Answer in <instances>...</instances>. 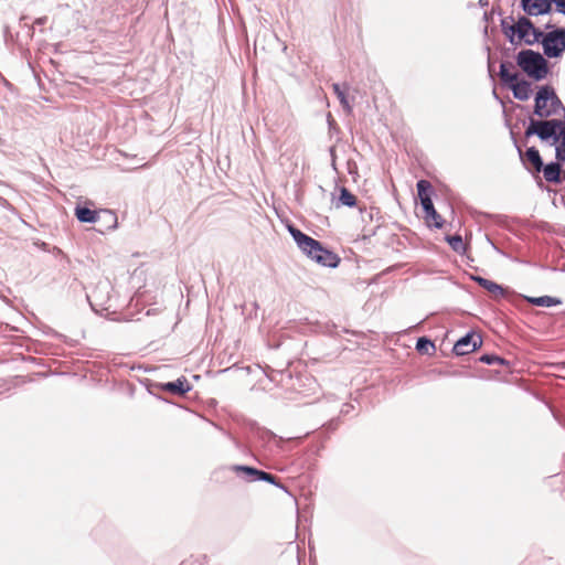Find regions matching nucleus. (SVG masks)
Returning a JSON list of instances; mask_svg holds the SVG:
<instances>
[{
	"mask_svg": "<svg viewBox=\"0 0 565 565\" xmlns=\"http://www.w3.org/2000/svg\"><path fill=\"white\" fill-rule=\"evenodd\" d=\"M500 76H501V79L509 85L516 82V78H518V74L511 72L504 64L501 65Z\"/></svg>",
	"mask_w": 565,
	"mask_h": 565,
	"instance_id": "nucleus-21",
	"label": "nucleus"
},
{
	"mask_svg": "<svg viewBox=\"0 0 565 565\" xmlns=\"http://www.w3.org/2000/svg\"><path fill=\"white\" fill-rule=\"evenodd\" d=\"M559 104L561 102L553 89L543 87L536 94L534 114L541 118H547L556 113Z\"/></svg>",
	"mask_w": 565,
	"mask_h": 565,
	"instance_id": "nucleus-4",
	"label": "nucleus"
},
{
	"mask_svg": "<svg viewBox=\"0 0 565 565\" xmlns=\"http://www.w3.org/2000/svg\"><path fill=\"white\" fill-rule=\"evenodd\" d=\"M556 159L558 161L565 162V146L564 145L559 143L556 147Z\"/></svg>",
	"mask_w": 565,
	"mask_h": 565,
	"instance_id": "nucleus-28",
	"label": "nucleus"
},
{
	"mask_svg": "<svg viewBox=\"0 0 565 565\" xmlns=\"http://www.w3.org/2000/svg\"><path fill=\"white\" fill-rule=\"evenodd\" d=\"M425 221L429 227L441 228L444 225L443 217L437 213L435 207L433 211L425 213Z\"/></svg>",
	"mask_w": 565,
	"mask_h": 565,
	"instance_id": "nucleus-16",
	"label": "nucleus"
},
{
	"mask_svg": "<svg viewBox=\"0 0 565 565\" xmlns=\"http://www.w3.org/2000/svg\"><path fill=\"white\" fill-rule=\"evenodd\" d=\"M561 126L562 121L556 119L541 121L532 120L525 130V136L529 137L531 135H537L542 140H547L550 138L555 140V136H557L556 131Z\"/></svg>",
	"mask_w": 565,
	"mask_h": 565,
	"instance_id": "nucleus-6",
	"label": "nucleus"
},
{
	"mask_svg": "<svg viewBox=\"0 0 565 565\" xmlns=\"http://www.w3.org/2000/svg\"><path fill=\"white\" fill-rule=\"evenodd\" d=\"M431 191H433V186L429 181L419 180L417 182V193H418L419 199L425 198V196H430Z\"/></svg>",
	"mask_w": 565,
	"mask_h": 565,
	"instance_id": "nucleus-20",
	"label": "nucleus"
},
{
	"mask_svg": "<svg viewBox=\"0 0 565 565\" xmlns=\"http://www.w3.org/2000/svg\"><path fill=\"white\" fill-rule=\"evenodd\" d=\"M358 203L356 196L351 193L347 188L340 189V195H339V203L337 204V207L339 206H348V207H354Z\"/></svg>",
	"mask_w": 565,
	"mask_h": 565,
	"instance_id": "nucleus-15",
	"label": "nucleus"
},
{
	"mask_svg": "<svg viewBox=\"0 0 565 565\" xmlns=\"http://www.w3.org/2000/svg\"><path fill=\"white\" fill-rule=\"evenodd\" d=\"M482 341L477 334H467L466 337L458 340L454 347V352L457 355H465L476 351Z\"/></svg>",
	"mask_w": 565,
	"mask_h": 565,
	"instance_id": "nucleus-8",
	"label": "nucleus"
},
{
	"mask_svg": "<svg viewBox=\"0 0 565 565\" xmlns=\"http://www.w3.org/2000/svg\"><path fill=\"white\" fill-rule=\"evenodd\" d=\"M542 171L547 182L561 183L565 179V173L562 172L559 163H548L543 167Z\"/></svg>",
	"mask_w": 565,
	"mask_h": 565,
	"instance_id": "nucleus-11",
	"label": "nucleus"
},
{
	"mask_svg": "<svg viewBox=\"0 0 565 565\" xmlns=\"http://www.w3.org/2000/svg\"><path fill=\"white\" fill-rule=\"evenodd\" d=\"M523 160L525 161V164H527V168L533 172L539 173L542 171L543 161L536 148H529L523 156Z\"/></svg>",
	"mask_w": 565,
	"mask_h": 565,
	"instance_id": "nucleus-10",
	"label": "nucleus"
},
{
	"mask_svg": "<svg viewBox=\"0 0 565 565\" xmlns=\"http://www.w3.org/2000/svg\"><path fill=\"white\" fill-rule=\"evenodd\" d=\"M542 45L546 56H559L565 51V30L558 29L547 33L542 39Z\"/></svg>",
	"mask_w": 565,
	"mask_h": 565,
	"instance_id": "nucleus-5",
	"label": "nucleus"
},
{
	"mask_svg": "<svg viewBox=\"0 0 565 565\" xmlns=\"http://www.w3.org/2000/svg\"><path fill=\"white\" fill-rule=\"evenodd\" d=\"M332 89H333L334 94L337 95V97L339 98V100H340L341 105L343 106V108L348 113H350L352 108H351V105L349 104V100L347 98L345 90H343L339 84H333L332 85Z\"/></svg>",
	"mask_w": 565,
	"mask_h": 565,
	"instance_id": "nucleus-18",
	"label": "nucleus"
},
{
	"mask_svg": "<svg viewBox=\"0 0 565 565\" xmlns=\"http://www.w3.org/2000/svg\"><path fill=\"white\" fill-rule=\"evenodd\" d=\"M531 302L536 306H542V307H551V306H554L557 303V301L555 299H553L552 297H548V296L533 298V299H531Z\"/></svg>",
	"mask_w": 565,
	"mask_h": 565,
	"instance_id": "nucleus-22",
	"label": "nucleus"
},
{
	"mask_svg": "<svg viewBox=\"0 0 565 565\" xmlns=\"http://www.w3.org/2000/svg\"><path fill=\"white\" fill-rule=\"evenodd\" d=\"M518 64L534 79H542L547 74V63L540 53L525 50L519 53Z\"/></svg>",
	"mask_w": 565,
	"mask_h": 565,
	"instance_id": "nucleus-3",
	"label": "nucleus"
},
{
	"mask_svg": "<svg viewBox=\"0 0 565 565\" xmlns=\"http://www.w3.org/2000/svg\"><path fill=\"white\" fill-rule=\"evenodd\" d=\"M416 350L420 353L429 354L430 351H435V345L430 340L426 338H419L416 344Z\"/></svg>",
	"mask_w": 565,
	"mask_h": 565,
	"instance_id": "nucleus-19",
	"label": "nucleus"
},
{
	"mask_svg": "<svg viewBox=\"0 0 565 565\" xmlns=\"http://www.w3.org/2000/svg\"><path fill=\"white\" fill-rule=\"evenodd\" d=\"M522 6L524 11L531 15L542 14L550 7L546 0H522Z\"/></svg>",
	"mask_w": 565,
	"mask_h": 565,
	"instance_id": "nucleus-12",
	"label": "nucleus"
},
{
	"mask_svg": "<svg viewBox=\"0 0 565 565\" xmlns=\"http://www.w3.org/2000/svg\"><path fill=\"white\" fill-rule=\"evenodd\" d=\"M564 366H565V362H564Z\"/></svg>",
	"mask_w": 565,
	"mask_h": 565,
	"instance_id": "nucleus-30",
	"label": "nucleus"
},
{
	"mask_svg": "<svg viewBox=\"0 0 565 565\" xmlns=\"http://www.w3.org/2000/svg\"><path fill=\"white\" fill-rule=\"evenodd\" d=\"M501 25L503 33L512 44L524 42L532 45L543 36V33L535 29L533 23L525 17H521L513 24H509L507 20H503Z\"/></svg>",
	"mask_w": 565,
	"mask_h": 565,
	"instance_id": "nucleus-2",
	"label": "nucleus"
},
{
	"mask_svg": "<svg viewBox=\"0 0 565 565\" xmlns=\"http://www.w3.org/2000/svg\"><path fill=\"white\" fill-rule=\"evenodd\" d=\"M75 215L77 220L83 223H94L100 218L99 212L85 206H77L75 209Z\"/></svg>",
	"mask_w": 565,
	"mask_h": 565,
	"instance_id": "nucleus-14",
	"label": "nucleus"
},
{
	"mask_svg": "<svg viewBox=\"0 0 565 565\" xmlns=\"http://www.w3.org/2000/svg\"><path fill=\"white\" fill-rule=\"evenodd\" d=\"M553 1L556 3L558 11L565 14V0H553Z\"/></svg>",
	"mask_w": 565,
	"mask_h": 565,
	"instance_id": "nucleus-29",
	"label": "nucleus"
},
{
	"mask_svg": "<svg viewBox=\"0 0 565 565\" xmlns=\"http://www.w3.org/2000/svg\"><path fill=\"white\" fill-rule=\"evenodd\" d=\"M232 470L236 473L246 475L249 478V480H263L273 484H278L277 478L274 475L258 470L253 467L235 465L232 467Z\"/></svg>",
	"mask_w": 565,
	"mask_h": 565,
	"instance_id": "nucleus-7",
	"label": "nucleus"
},
{
	"mask_svg": "<svg viewBox=\"0 0 565 565\" xmlns=\"http://www.w3.org/2000/svg\"><path fill=\"white\" fill-rule=\"evenodd\" d=\"M100 216L103 215L106 218V222L109 223L108 228H115L117 226V215L109 211L104 210L99 212Z\"/></svg>",
	"mask_w": 565,
	"mask_h": 565,
	"instance_id": "nucleus-23",
	"label": "nucleus"
},
{
	"mask_svg": "<svg viewBox=\"0 0 565 565\" xmlns=\"http://www.w3.org/2000/svg\"><path fill=\"white\" fill-rule=\"evenodd\" d=\"M447 241L454 250L460 252L461 249H463V242H462L461 236H459V235L449 236V237H447Z\"/></svg>",
	"mask_w": 565,
	"mask_h": 565,
	"instance_id": "nucleus-24",
	"label": "nucleus"
},
{
	"mask_svg": "<svg viewBox=\"0 0 565 565\" xmlns=\"http://www.w3.org/2000/svg\"><path fill=\"white\" fill-rule=\"evenodd\" d=\"M161 388L171 394L182 396L191 390V385L189 384L188 380L182 376L179 377L175 382H168L162 384Z\"/></svg>",
	"mask_w": 565,
	"mask_h": 565,
	"instance_id": "nucleus-9",
	"label": "nucleus"
},
{
	"mask_svg": "<svg viewBox=\"0 0 565 565\" xmlns=\"http://www.w3.org/2000/svg\"><path fill=\"white\" fill-rule=\"evenodd\" d=\"M559 129V134L555 136V142H559L565 146V124H562Z\"/></svg>",
	"mask_w": 565,
	"mask_h": 565,
	"instance_id": "nucleus-27",
	"label": "nucleus"
},
{
	"mask_svg": "<svg viewBox=\"0 0 565 565\" xmlns=\"http://www.w3.org/2000/svg\"><path fill=\"white\" fill-rule=\"evenodd\" d=\"M289 233L296 241L298 247L310 258L316 260L318 264L329 267H335L339 263V257L326 249L320 242L313 239L312 237L306 235L300 230L288 226Z\"/></svg>",
	"mask_w": 565,
	"mask_h": 565,
	"instance_id": "nucleus-1",
	"label": "nucleus"
},
{
	"mask_svg": "<svg viewBox=\"0 0 565 565\" xmlns=\"http://www.w3.org/2000/svg\"><path fill=\"white\" fill-rule=\"evenodd\" d=\"M480 361L487 364H505V361L502 358L489 354L482 355L480 358Z\"/></svg>",
	"mask_w": 565,
	"mask_h": 565,
	"instance_id": "nucleus-25",
	"label": "nucleus"
},
{
	"mask_svg": "<svg viewBox=\"0 0 565 565\" xmlns=\"http://www.w3.org/2000/svg\"><path fill=\"white\" fill-rule=\"evenodd\" d=\"M511 88L513 90V95L515 98L520 100H526L530 97L531 94V84L526 81H519V77L516 78V82L512 83Z\"/></svg>",
	"mask_w": 565,
	"mask_h": 565,
	"instance_id": "nucleus-13",
	"label": "nucleus"
},
{
	"mask_svg": "<svg viewBox=\"0 0 565 565\" xmlns=\"http://www.w3.org/2000/svg\"><path fill=\"white\" fill-rule=\"evenodd\" d=\"M419 200H420V203H422V206H423V210L425 213H427L428 211H433L434 204H433L430 196H425Z\"/></svg>",
	"mask_w": 565,
	"mask_h": 565,
	"instance_id": "nucleus-26",
	"label": "nucleus"
},
{
	"mask_svg": "<svg viewBox=\"0 0 565 565\" xmlns=\"http://www.w3.org/2000/svg\"><path fill=\"white\" fill-rule=\"evenodd\" d=\"M476 280L479 282L480 286H482L484 289H487L494 296H500L503 294L502 287L491 280L481 277L476 278Z\"/></svg>",
	"mask_w": 565,
	"mask_h": 565,
	"instance_id": "nucleus-17",
	"label": "nucleus"
}]
</instances>
